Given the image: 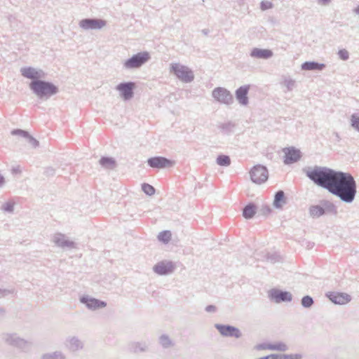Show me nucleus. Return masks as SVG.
Masks as SVG:
<instances>
[{"instance_id": "1", "label": "nucleus", "mask_w": 359, "mask_h": 359, "mask_svg": "<svg viewBox=\"0 0 359 359\" xmlns=\"http://www.w3.org/2000/svg\"><path fill=\"white\" fill-rule=\"evenodd\" d=\"M316 184L328 189L342 201L352 202L356 194V183L348 173L336 172L327 168H315L306 172Z\"/></svg>"}, {"instance_id": "2", "label": "nucleus", "mask_w": 359, "mask_h": 359, "mask_svg": "<svg viewBox=\"0 0 359 359\" xmlns=\"http://www.w3.org/2000/svg\"><path fill=\"white\" fill-rule=\"evenodd\" d=\"M30 88L39 97H49L57 92V88L50 83L35 80L30 83Z\"/></svg>"}, {"instance_id": "3", "label": "nucleus", "mask_w": 359, "mask_h": 359, "mask_svg": "<svg viewBox=\"0 0 359 359\" xmlns=\"http://www.w3.org/2000/svg\"><path fill=\"white\" fill-rule=\"evenodd\" d=\"M251 180L256 184H261L266 182L268 179V170L262 165H257L254 166L250 172Z\"/></svg>"}, {"instance_id": "4", "label": "nucleus", "mask_w": 359, "mask_h": 359, "mask_svg": "<svg viewBox=\"0 0 359 359\" xmlns=\"http://www.w3.org/2000/svg\"><path fill=\"white\" fill-rule=\"evenodd\" d=\"M172 72L177 76L178 79L184 82H189L193 80L194 75L191 70L187 67L180 65V64H172L171 66Z\"/></svg>"}, {"instance_id": "5", "label": "nucleus", "mask_w": 359, "mask_h": 359, "mask_svg": "<svg viewBox=\"0 0 359 359\" xmlns=\"http://www.w3.org/2000/svg\"><path fill=\"white\" fill-rule=\"evenodd\" d=\"M149 59L148 53H140L133 55L125 62V67L128 69L137 68Z\"/></svg>"}, {"instance_id": "6", "label": "nucleus", "mask_w": 359, "mask_h": 359, "mask_svg": "<svg viewBox=\"0 0 359 359\" xmlns=\"http://www.w3.org/2000/svg\"><path fill=\"white\" fill-rule=\"evenodd\" d=\"M147 162L149 166L158 169L170 168L175 163L174 161L161 156L150 158Z\"/></svg>"}, {"instance_id": "7", "label": "nucleus", "mask_w": 359, "mask_h": 359, "mask_svg": "<svg viewBox=\"0 0 359 359\" xmlns=\"http://www.w3.org/2000/svg\"><path fill=\"white\" fill-rule=\"evenodd\" d=\"M285 154L284 163L285 164H290L297 162L301 158V152L299 149L294 147H288L283 149Z\"/></svg>"}, {"instance_id": "8", "label": "nucleus", "mask_w": 359, "mask_h": 359, "mask_svg": "<svg viewBox=\"0 0 359 359\" xmlns=\"http://www.w3.org/2000/svg\"><path fill=\"white\" fill-rule=\"evenodd\" d=\"M80 26L85 29H97L105 26L104 20L100 19H85L80 22Z\"/></svg>"}, {"instance_id": "9", "label": "nucleus", "mask_w": 359, "mask_h": 359, "mask_svg": "<svg viewBox=\"0 0 359 359\" xmlns=\"http://www.w3.org/2000/svg\"><path fill=\"white\" fill-rule=\"evenodd\" d=\"M135 87V83L129 82L118 85L116 89L121 93V95L124 100H129L133 95V90Z\"/></svg>"}, {"instance_id": "10", "label": "nucleus", "mask_w": 359, "mask_h": 359, "mask_svg": "<svg viewBox=\"0 0 359 359\" xmlns=\"http://www.w3.org/2000/svg\"><path fill=\"white\" fill-rule=\"evenodd\" d=\"M217 329L219 330L220 334L225 337H232L238 338L241 337V332L235 327L229 325H217Z\"/></svg>"}, {"instance_id": "11", "label": "nucleus", "mask_w": 359, "mask_h": 359, "mask_svg": "<svg viewBox=\"0 0 359 359\" xmlns=\"http://www.w3.org/2000/svg\"><path fill=\"white\" fill-rule=\"evenodd\" d=\"M270 297L276 303H280L281 302H290L292 300V294L290 292L278 290H272L270 292Z\"/></svg>"}, {"instance_id": "12", "label": "nucleus", "mask_w": 359, "mask_h": 359, "mask_svg": "<svg viewBox=\"0 0 359 359\" xmlns=\"http://www.w3.org/2000/svg\"><path fill=\"white\" fill-rule=\"evenodd\" d=\"M174 269V265L170 262H161L154 266V271L159 275H165L171 273Z\"/></svg>"}, {"instance_id": "13", "label": "nucleus", "mask_w": 359, "mask_h": 359, "mask_svg": "<svg viewBox=\"0 0 359 359\" xmlns=\"http://www.w3.org/2000/svg\"><path fill=\"white\" fill-rule=\"evenodd\" d=\"M329 299L337 304H345L350 302L351 297L346 293L332 292L328 294Z\"/></svg>"}, {"instance_id": "14", "label": "nucleus", "mask_w": 359, "mask_h": 359, "mask_svg": "<svg viewBox=\"0 0 359 359\" xmlns=\"http://www.w3.org/2000/svg\"><path fill=\"white\" fill-rule=\"evenodd\" d=\"M213 97L218 101L228 103L231 100V95L229 92L224 88H217L212 92Z\"/></svg>"}, {"instance_id": "15", "label": "nucleus", "mask_w": 359, "mask_h": 359, "mask_svg": "<svg viewBox=\"0 0 359 359\" xmlns=\"http://www.w3.org/2000/svg\"><path fill=\"white\" fill-rule=\"evenodd\" d=\"M21 74L23 76L33 79L34 81L38 80L41 76V71H38L32 67H25L21 69Z\"/></svg>"}, {"instance_id": "16", "label": "nucleus", "mask_w": 359, "mask_h": 359, "mask_svg": "<svg viewBox=\"0 0 359 359\" xmlns=\"http://www.w3.org/2000/svg\"><path fill=\"white\" fill-rule=\"evenodd\" d=\"M249 88V86H241L236 92V98L242 104H246L248 103L247 95Z\"/></svg>"}, {"instance_id": "17", "label": "nucleus", "mask_w": 359, "mask_h": 359, "mask_svg": "<svg viewBox=\"0 0 359 359\" xmlns=\"http://www.w3.org/2000/svg\"><path fill=\"white\" fill-rule=\"evenodd\" d=\"M251 55L258 58H269L272 56V52L267 49H254Z\"/></svg>"}, {"instance_id": "18", "label": "nucleus", "mask_w": 359, "mask_h": 359, "mask_svg": "<svg viewBox=\"0 0 359 359\" xmlns=\"http://www.w3.org/2000/svg\"><path fill=\"white\" fill-rule=\"evenodd\" d=\"M324 67L325 65L315 62H306L302 65V69L304 70H321Z\"/></svg>"}, {"instance_id": "19", "label": "nucleus", "mask_w": 359, "mask_h": 359, "mask_svg": "<svg viewBox=\"0 0 359 359\" xmlns=\"http://www.w3.org/2000/svg\"><path fill=\"white\" fill-rule=\"evenodd\" d=\"M299 355H271L266 357L261 358L259 359H300Z\"/></svg>"}, {"instance_id": "20", "label": "nucleus", "mask_w": 359, "mask_h": 359, "mask_svg": "<svg viewBox=\"0 0 359 359\" xmlns=\"http://www.w3.org/2000/svg\"><path fill=\"white\" fill-rule=\"evenodd\" d=\"M83 302H85L86 304V305L88 306V307H89L90 309L102 308L106 306V303H104V302L99 301L95 299H90L87 301L83 300Z\"/></svg>"}, {"instance_id": "21", "label": "nucleus", "mask_w": 359, "mask_h": 359, "mask_svg": "<svg viewBox=\"0 0 359 359\" xmlns=\"http://www.w3.org/2000/svg\"><path fill=\"white\" fill-rule=\"evenodd\" d=\"M285 203L284 193L283 191H279L275 196L273 204L277 208L282 207V205Z\"/></svg>"}, {"instance_id": "22", "label": "nucleus", "mask_w": 359, "mask_h": 359, "mask_svg": "<svg viewBox=\"0 0 359 359\" xmlns=\"http://www.w3.org/2000/svg\"><path fill=\"white\" fill-rule=\"evenodd\" d=\"M255 213V208L254 205H247L243 210V216L246 219H249L253 217Z\"/></svg>"}, {"instance_id": "23", "label": "nucleus", "mask_w": 359, "mask_h": 359, "mask_svg": "<svg viewBox=\"0 0 359 359\" xmlns=\"http://www.w3.org/2000/svg\"><path fill=\"white\" fill-rule=\"evenodd\" d=\"M100 164L107 168H112L115 165V162L110 158H102L100 161Z\"/></svg>"}, {"instance_id": "24", "label": "nucleus", "mask_w": 359, "mask_h": 359, "mask_svg": "<svg viewBox=\"0 0 359 359\" xmlns=\"http://www.w3.org/2000/svg\"><path fill=\"white\" fill-rule=\"evenodd\" d=\"M158 238L159 241L168 243L171 239V233L169 231H163L158 234Z\"/></svg>"}, {"instance_id": "25", "label": "nucleus", "mask_w": 359, "mask_h": 359, "mask_svg": "<svg viewBox=\"0 0 359 359\" xmlns=\"http://www.w3.org/2000/svg\"><path fill=\"white\" fill-rule=\"evenodd\" d=\"M217 162L219 165H229L230 164V158L227 156H219L217 159Z\"/></svg>"}, {"instance_id": "26", "label": "nucleus", "mask_w": 359, "mask_h": 359, "mask_svg": "<svg viewBox=\"0 0 359 359\" xmlns=\"http://www.w3.org/2000/svg\"><path fill=\"white\" fill-rule=\"evenodd\" d=\"M142 190L144 192L149 196L153 195L155 193L154 188L149 184H142Z\"/></svg>"}, {"instance_id": "27", "label": "nucleus", "mask_w": 359, "mask_h": 359, "mask_svg": "<svg viewBox=\"0 0 359 359\" xmlns=\"http://www.w3.org/2000/svg\"><path fill=\"white\" fill-rule=\"evenodd\" d=\"M287 346L283 343H278L277 344L274 345H270L267 347L269 349L271 350H278V351H285L286 349Z\"/></svg>"}, {"instance_id": "28", "label": "nucleus", "mask_w": 359, "mask_h": 359, "mask_svg": "<svg viewBox=\"0 0 359 359\" xmlns=\"http://www.w3.org/2000/svg\"><path fill=\"white\" fill-rule=\"evenodd\" d=\"M351 126L359 131V116L353 114L351 118Z\"/></svg>"}, {"instance_id": "29", "label": "nucleus", "mask_w": 359, "mask_h": 359, "mask_svg": "<svg viewBox=\"0 0 359 359\" xmlns=\"http://www.w3.org/2000/svg\"><path fill=\"white\" fill-rule=\"evenodd\" d=\"M302 304L305 307H309L313 304V299L309 296L304 297L302 299Z\"/></svg>"}, {"instance_id": "30", "label": "nucleus", "mask_w": 359, "mask_h": 359, "mask_svg": "<svg viewBox=\"0 0 359 359\" xmlns=\"http://www.w3.org/2000/svg\"><path fill=\"white\" fill-rule=\"evenodd\" d=\"M338 55L339 57L343 60H347L349 57L348 52L345 49L339 50L338 52Z\"/></svg>"}, {"instance_id": "31", "label": "nucleus", "mask_w": 359, "mask_h": 359, "mask_svg": "<svg viewBox=\"0 0 359 359\" xmlns=\"http://www.w3.org/2000/svg\"><path fill=\"white\" fill-rule=\"evenodd\" d=\"M323 213V208L318 207V206H315V207H313L312 209H311V214L313 215H320Z\"/></svg>"}, {"instance_id": "32", "label": "nucleus", "mask_w": 359, "mask_h": 359, "mask_svg": "<svg viewBox=\"0 0 359 359\" xmlns=\"http://www.w3.org/2000/svg\"><path fill=\"white\" fill-rule=\"evenodd\" d=\"M14 203L8 202L4 206V210L6 211H12L13 209Z\"/></svg>"}, {"instance_id": "33", "label": "nucleus", "mask_w": 359, "mask_h": 359, "mask_svg": "<svg viewBox=\"0 0 359 359\" xmlns=\"http://www.w3.org/2000/svg\"><path fill=\"white\" fill-rule=\"evenodd\" d=\"M271 8V4L269 3V2H266V3H262V8L263 10H266V9H268V8Z\"/></svg>"}, {"instance_id": "34", "label": "nucleus", "mask_w": 359, "mask_h": 359, "mask_svg": "<svg viewBox=\"0 0 359 359\" xmlns=\"http://www.w3.org/2000/svg\"><path fill=\"white\" fill-rule=\"evenodd\" d=\"M4 182V177L0 175V186L2 185Z\"/></svg>"}, {"instance_id": "35", "label": "nucleus", "mask_w": 359, "mask_h": 359, "mask_svg": "<svg viewBox=\"0 0 359 359\" xmlns=\"http://www.w3.org/2000/svg\"><path fill=\"white\" fill-rule=\"evenodd\" d=\"M354 12H355L356 14L359 15V6H357V7L354 9Z\"/></svg>"}, {"instance_id": "36", "label": "nucleus", "mask_w": 359, "mask_h": 359, "mask_svg": "<svg viewBox=\"0 0 359 359\" xmlns=\"http://www.w3.org/2000/svg\"><path fill=\"white\" fill-rule=\"evenodd\" d=\"M20 133L23 134V135H25V133L24 131H20Z\"/></svg>"}]
</instances>
